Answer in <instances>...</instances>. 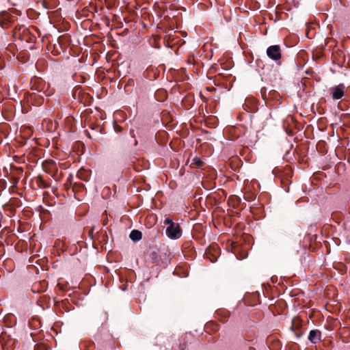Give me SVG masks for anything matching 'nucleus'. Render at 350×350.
I'll list each match as a JSON object with an SVG mask.
<instances>
[{"mask_svg": "<svg viewBox=\"0 0 350 350\" xmlns=\"http://www.w3.org/2000/svg\"><path fill=\"white\" fill-rule=\"evenodd\" d=\"M31 89L42 92L47 96L54 93V89L51 87L50 84L40 78L34 79L31 81Z\"/></svg>", "mask_w": 350, "mask_h": 350, "instance_id": "f257e3e1", "label": "nucleus"}, {"mask_svg": "<svg viewBox=\"0 0 350 350\" xmlns=\"http://www.w3.org/2000/svg\"><path fill=\"white\" fill-rule=\"evenodd\" d=\"M164 224L167 225L166 234L171 239H178L181 236V229L178 224H175L171 219L167 218Z\"/></svg>", "mask_w": 350, "mask_h": 350, "instance_id": "f03ea898", "label": "nucleus"}, {"mask_svg": "<svg viewBox=\"0 0 350 350\" xmlns=\"http://www.w3.org/2000/svg\"><path fill=\"white\" fill-rule=\"evenodd\" d=\"M267 56L274 60L278 61L281 58V51L280 47L279 45H272L267 48Z\"/></svg>", "mask_w": 350, "mask_h": 350, "instance_id": "7ed1b4c3", "label": "nucleus"}, {"mask_svg": "<svg viewBox=\"0 0 350 350\" xmlns=\"http://www.w3.org/2000/svg\"><path fill=\"white\" fill-rule=\"evenodd\" d=\"M345 86L343 84H339L330 89V94L334 100L342 98L345 94Z\"/></svg>", "mask_w": 350, "mask_h": 350, "instance_id": "20e7f679", "label": "nucleus"}, {"mask_svg": "<svg viewBox=\"0 0 350 350\" xmlns=\"http://www.w3.org/2000/svg\"><path fill=\"white\" fill-rule=\"evenodd\" d=\"M301 326H302L301 319L298 317H294L292 320V325L291 327V329L295 332V334L297 338L300 337V336L301 335V333L298 332V329L299 328H301Z\"/></svg>", "mask_w": 350, "mask_h": 350, "instance_id": "39448f33", "label": "nucleus"}, {"mask_svg": "<svg viewBox=\"0 0 350 350\" xmlns=\"http://www.w3.org/2000/svg\"><path fill=\"white\" fill-rule=\"evenodd\" d=\"M308 340L313 344H317L321 340V332L318 329L311 330L309 333Z\"/></svg>", "mask_w": 350, "mask_h": 350, "instance_id": "423d86ee", "label": "nucleus"}, {"mask_svg": "<svg viewBox=\"0 0 350 350\" xmlns=\"http://www.w3.org/2000/svg\"><path fill=\"white\" fill-rule=\"evenodd\" d=\"M15 34H18V38L22 40H25L26 42L30 41L31 36L29 33V31L26 27H23L19 28L18 31L17 32H15Z\"/></svg>", "mask_w": 350, "mask_h": 350, "instance_id": "0eeeda50", "label": "nucleus"}, {"mask_svg": "<svg viewBox=\"0 0 350 350\" xmlns=\"http://www.w3.org/2000/svg\"><path fill=\"white\" fill-rule=\"evenodd\" d=\"M130 239L133 241H139L142 237L141 231L138 230H133L131 232L129 235Z\"/></svg>", "mask_w": 350, "mask_h": 350, "instance_id": "6e6552de", "label": "nucleus"}, {"mask_svg": "<svg viewBox=\"0 0 350 350\" xmlns=\"http://www.w3.org/2000/svg\"><path fill=\"white\" fill-rule=\"evenodd\" d=\"M203 162L198 158H194L193 159V162L191 165H195L196 167H200L202 165Z\"/></svg>", "mask_w": 350, "mask_h": 350, "instance_id": "1a4fd4ad", "label": "nucleus"}]
</instances>
